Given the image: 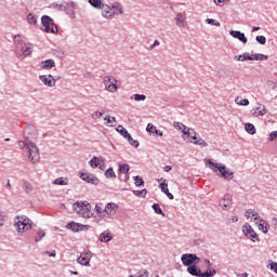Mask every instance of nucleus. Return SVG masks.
<instances>
[{"instance_id":"47","label":"nucleus","mask_w":277,"mask_h":277,"mask_svg":"<svg viewBox=\"0 0 277 277\" xmlns=\"http://www.w3.org/2000/svg\"><path fill=\"white\" fill-rule=\"evenodd\" d=\"M192 130V128H187V126H184V128L182 129V140L187 141V136L189 135V131Z\"/></svg>"},{"instance_id":"10","label":"nucleus","mask_w":277,"mask_h":277,"mask_svg":"<svg viewBox=\"0 0 277 277\" xmlns=\"http://www.w3.org/2000/svg\"><path fill=\"white\" fill-rule=\"evenodd\" d=\"M219 206L223 209V211H228V209H230L233 206V196H223V198L219 201Z\"/></svg>"},{"instance_id":"48","label":"nucleus","mask_w":277,"mask_h":277,"mask_svg":"<svg viewBox=\"0 0 277 277\" xmlns=\"http://www.w3.org/2000/svg\"><path fill=\"white\" fill-rule=\"evenodd\" d=\"M148 271L147 269H141L136 273L135 276L131 275L130 277H148Z\"/></svg>"},{"instance_id":"3","label":"nucleus","mask_w":277,"mask_h":277,"mask_svg":"<svg viewBox=\"0 0 277 277\" xmlns=\"http://www.w3.org/2000/svg\"><path fill=\"white\" fill-rule=\"evenodd\" d=\"M18 147L26 148L27 157L30 163H36V161H38L39 154L36 144H34L32 142L27 143L25 141H19Z\"/></svg>"},{"instance_id":"24","label":"nucleus","mask_w":277,"mask_h":277,"mask_svg":"<svg viewBox=\"0 0 277 277\" xmlns=\"http://www.w3.org/2000/svg\"><path fill=\"white\" fill-rule=\"evenodd\" d=\"M234 60H236L237 62H251L252 55H250V53L248 52H245L243 54L235 56Z\"/></svg>"},{"instance_id":"26","label":"nucleus","mask_w":277,"mask_h":277,"mask_svg":"<svg viewBox=\"0 0 277 277\" xmlns=\"http://www.w3.org/2000/svg\"><path fill=\"white\" fill-rule=\"evenodd\" d=\"M51 8L53 10H58L60 12H64L70 8V4H68V3H63V4L52 3Z\"/></svg>"},{"instance_id":"7","label":"nucleus","mask_w":277,"mask_h":277,"mask_svg":"<svg viewBox=\"0 0 277 277\" xmlns=\"http://www.w3.org/2000/svg\"><path fill=\"white\" fill-rule=\"evenodd\" d=\"M181 261L185 267H192V265L200 263V258L194 253H184L181 256Z\"/></svg>"},{"instance_id":"14","label":"nucleus","mask_w":277,"mask_h":277,"mask_svg":"<svg viewBox=\"0 0 277 277\" xmlns=\"http://www.w3.org/2000/svg\"><path fill=\"white\" fill-rule=\"evenodd\" d=\"M80 179L85 181V183H91L92 185H98V179L94 174L81 173Z\"/></svg>"},{"instance_id":"1","label":"nucleus","mask_w":277,"mask_h":277,"mask_svg":"<svg viewBox=\"0 0 277 277\" xmlns=\"http://www.w3.org/2000/svg\"><path fill=\"white\" fill-rule=\"evenodd\" d=\"M31 226L34 223L31 220L25 215H17L14 217L13 227L15 228L18 235H23V233H27V230H31Z\"/></svg>"},{"instance_id":"15","label":"nucleus","mask_w":277,"mask_h":277,"mask_svg":"<svg viewBox=\"0 0 277 277\" xmlns=\"http://www.w3.org/2000/svg\"><path fill=\"white\" fill-rule=\"evenodd\" d=\"M39 79L43 83V85H47V88H54V81L52 80V75H41L39 76Z\"/></svg>"},{"instance_id":"22","label":"nucleus","mask_w":277,"mask_h":277,"mask_svg":"<svg viewBox=\"0 0 277 277\" xmlns=\"http://www.w3.org/2000/svg\"><path fill=\"white\" fill-rule=\"evenodd\" d=\"M259 230H262L264 235H267L269 233V223L267 221L261 219L259 224Z\"/></svg>"},{"instance_id":"51","label":"nucleus","mask_w":277,"mask_h":277,"mask_svg":"<svg viewBox=\"0 0 277 277\" xmlns=\"http://www.w3.org/2000/svg\"><path fill=\"white\" fill-rule=\"evenodd\" d=\"M255 40L259 44H265L267 42V38H265V36H256Z\"/></svg>"},{"instance_id":"52","label":"nucleus","mask_w":277,"mask_h":277,"mask_svg":"<svg viewBox=\"0 0 277 277\" xmlns=\"http://www.w3.org/2000/svg\"><path fill=\"white\" fill-rule=\"evenodd\" d=\"M160 189L162 194H168L170 190L168 189V183H160Z\"/></svg>"},{"instance_id":"30","label":"nucleus","mask_w":277,"mask_h":277,"mask_svg":"<svg viewBox=\"0 0 277 277\" xmlns=\"http://www.w3.org/2000/svg\"><path fill=\"white\" fill-rule=\"evenodd\" d=\"M245 131H247V133H249V135H254L256 133V128L252 123H246Z\"/></svg>"},{"instance_id":"63","label":"nucleus","mask_w":277,"mask_h":277,"mask_svg":"<svg viewBox=\"0 0 277 277\" xmlns=\"http://www.w3.org/2000/svg\"><path fill=\"white\" fill-rule=\"evenodd\" d=\"M60 79H62V77H60V76H52V81H54V88H55V83H57V81H60Z\"/></svg>"},{"instance_id":"5","label":"nucleus","mask_w":277,"mask_h":277,"mask_svg":"<svg viewBox=\"0 0 277 277\" xmlns=\"http://www.w3.org/2000/svg\"><path fill=\"white\" fill-rule=\"evenodd\" d=\"M41 25L44 27L43 31L45 34H57V25H55V22L51 16L43 15L41 17Z\"/></svg>"},{"instance_id":"55","label":"nucleus","mask_w":277,"mask_h":277,"mask_svg":"<svg viewBox=\"0 0 277 277\" xmlns=\"http://www.w3.org/2000/svg\"><path fill=\"white\" fill-rule=\"evenodd\" d=\"M103 114H104L103 111H98V110L94 111L92 114L93 120H98V118H101L103 116Z\"/></svg>"},{"instance_id":"27","label":"nucleus","mask_w":277,"mask_h":277,"mask_svg":"<svg viewBox=\"0 0 277 277\" xmlns=\"http://www.w3.org/2000/svg\"><path fill=\"white\" fill-rule=\"evenodd\" d=\"M269 60V56L264 54H252L251 55V62H263Z\"/></svg>"},{"instance_id":"53","label":"nucleus","mask_w":277,"mask_h":277,"mask_svg":"<svg viewBox=\"0 0 277 277\" xmlns=\"http://www.w3.org/2000/svg\"><path fill=\"white\" fill-rule=\"evenodd\" d=\"M134 196H138V197H145L146 196V189H142V190H133Z\"/></svg>"},{"instance_id":"35","label":"nucleus","mask_w":277,"mask_h":277,"mask_svg":"<svg viewBox=\"0 0 277 277\" xmlns=\"http://www.w3.org/2000/svg\"><path fill=\"white\" fill-rule=\"evenodd\" d=\"M27 21H28L29 25H37L38 24V17L34 13H29L27 15Z\"/></svg>"},{"instance_id":"20","label":"nucleus","mask_w":277,"mask_h":277,"mask_svg":"<svg viewBox=\"0 0 277 277\" xmlns=\"http://www.w3.org/2000/svg\"><path fill=\"white\" fill-rule=\"evenodd\" d=\"M94 211H95L96 215H98V217H105V215H106L105 206H103V203H96Z\"/></svg>"},{"instance_id":"19","label":"nucleus","mask_w":277,"mask_h":277,"mask_svg":"<svg viewBox=\"0 0 277 277\" xmlns=\"http://www.w3.org/2000/svg\"><path fill=\"white\" fill-rule=\"evenodd\" d=\"M252 116H255V118H259V116H265L267 114V108H265L264 105L259 106L255 109L251 110Z\"/></svg>"},{"instance_id":"17","label":"nucleus","mask_w":277,"mask_h":277,"mask_svg":"<svg viewBox=\"0 0 277 277\" xmlns=\"http://www.w3.org/2000/svg\"><path fill=\"white\" fill-rule=\"evenodd\" d=\"M111 239H114V236L110 234L109 230L103 232L98 237V241H101V243H109Z\"/></svg>"},{"instance_id":"40","label":"nucleus","mask_w":277,"mask_h":277,"mask_svg":"<svg viewBox=\"0 0 277 277\" xmlns=\"http://www.w3.org/2000/svg\"><path fill=\"white\" fill-rule=\"evenodd\" d=\"M129 170H131V167L129 164H119V172H121L122 174H127Z\"/></svg>"},{"instance_id":"18","label":"nucleus","mask_w":277,"mask_h":277,"mask_svg":"<svg viewBox=\"0 0 277 277\" xmlns=\"http://www.w3.org/2000/svg\"><path fill=\"white\" fill-rule=\"evenodd\" d=\"M187 272L188 274H190V276H196V277L202 276V271L199 267H197L196 264L188 266Z\"/></svg>"},{"instance_id":"8","label":"nucleus","mask_w":277,"mask_h":277,"mask_svg":"<svg viewBox=\"0 0 277 277\" xmlns=\"http://www.w3.org/2000/svg\"><path fill=\"white\" fill-rule=\"evenodd\" d=\"M242 233L247 239H250V241H259V234L252 228V225L249 223H246L242 226Z\"/></svg>"},{"instance_id":"44","label":"nucleus","mask_w":277,"mask_h":277,"mask_svg":"<svg viewBox=\"0 0 277 277\" xmlns=\"http://www.w3.org/2000/svg\"><path fill=\"white\" fill-rule=\"evenodd\" d=\"M23 189L26 192V194H29L30 192H34V186H31V183L29 182H24Z\"/></svg>"},{"instance_id":"2","label":"nucleus","mask_w":277,"mask_h":277,"mask_svg":"<svg viewBox=\"0 0 277 277\" xmlns=\"http://www.w3.org/2000/svg\"><path fill=\"white\" fill-rule=\"evenodd\" d=\"M208 164L211 166L210 168L213 170V172H220L222 179H225L228 181H233V179H235V172L226 168V164L215 163L211 160H208Z\"/></svg>"},{"instance_id":"61","label":"nucleus","mask_w":277,"mask_h":277,"mask_svg":"<svg viewBox=\"0 0 277 277\" xmlns=\"http://www.w3.org/2000/svg\"><path fill=\"white\" fill-rule=\"evenodd\" d=\"M277 138V131H274V132H272L271 134H269V142H274V140H276Z\"/></svg>"},{"instance_id":"32","label":"nucleus","mask_w":277,"mask_h":277,"mask_svg":"<svg viewBox=\"0 0 277 277\" xmlns=\"http://www.w3.org/2000/svg\"><path fill=\"white\" fill-rule=\"evenodd\" d=\"M52 185H68V177H57L52 182Z\"/></svg>"},{"instance_id":"59","label":"nucleus","mask_w":277,"mask_h":277,"mask_svg":"<svg viewBox=\"0 0 277 277\" xmlns=\"http://www.w3.org/2000/svg\"><path fill=\"white\" fill-rule=\"evenodd\" d=\"M159 44H161V42H159V40H155L154 43L149 45L148 51H153L156 47H159Z\"/></svg>"},{"instance_id":"29","label":"nucleus","mask_w":277,"mask_h":277,"mask_svg":"<svg viewBox=\"0 0 277 277\" xmlns=\"http://www.w3.org/2000/svg\"><path fill=\"white\" fill-rule=\"evenodd\" d=\"M247 220H250V215L251 217H254V221L259 220V212H256L255 210L252 209H248L245 213Z\"/></svg>"},{"instance_id":"41","label":"nucleus","mask_w":277,"mask_h":277,"mask_svg":"<svg viewBox=\"0 0 277 277\" xmlns=\"http://www.w3.org/2000/svg\"><path fill=\"white\" fill-rule=\"evenodd\" d=\"M126 140H128L129 144L132 145L134 148H137V146H140V142L133 140V136H131L130 134L126 137Z\"/></svg>"},{"instance_id":"50","label":"nucleus","mask_w":277,"mask_h":277,"mask_svg":"<svg viewBox=\"0 0 277 277\" xmlns=\"http://www.w3.org/2000/svg\"><path fill=\"white\" fill-rule=\"evenodd\" d=\"M206 23H207L208 25H213L214 27H220V26H221L220 22H217V21H215V19H213V18H207V19H206Z\"/></svg>"},{"instance_id":"9","label":"nucleus","mask_w":277,"mask_h":277,"mask_svg":"<svg viewBox=\"0 0 277 277\" xmlns=\"http://www.w3.org/2000/svg\"><path fill=\"white\" fill-rule=\"evenodd\" d=\"M90 261H92L91 251H83L77 259V263H79V265H83L84 267H90Z\"/></svg>"},{"instance_id":"37","label":"nucleus","mask_w":277,"mask_h":277,"mask_svg":"<svg viewBox=\"0 0 277 277\" xmlns=\"http://www.w3.org/2000/svg\"><path fill=\"white\" fill-rule=\"evenodd\" d=\"M151 208L155 211V213H157V215H162V217H166V213H163V210H161V207H159L158 203H154Z\"/></svg>"},{"instance_id":"28","label":"nucleus","mask_w":277,"mask_h":277,"mask_svg":"<svg viewBox=\"0 0 277 277\" xmlns=\"http://www.w3.org/2000/svg\"><path fill=\"white\" fill-rule=\"evenodd\" d=\"M31 47L32 45L30 43L22 47L21 51H22L24 57H29V55H31Z\"/></svg>"},{"instance_id":"39","label":"nucleus","mask_w":277,"mask_h":277,"mask_svg":"<svg viewBox=\"0 0 277 277\" xmlns=\"http://www.w3.org/2000/svg\"><path fill=\"white\" fill-rule=\"evenodd\" d=\"M116 131L118 133H120V135H122V137H124V138L129 135V131H127V129L124 127H122V126H118L116 128Z\"/></svg>"},{"instance_id":"56","label":"nucleus","mask_w":277,"mask_h":277,"mask_svg":"<svg viewBox=\"0 0 277 277\" xmlns=\"http://www.w3.org/2000/svg\"><path fill=\"white\" fill-rule=\"evenodd\" d=\"M174 129H176L177 131H183L185 124H183L182 122H174L173 123Z\"/></svg>"},{"instance_id":"34","label":"nucleus","mask_w":277,"mask_h":277,"mask_svg":"<svg viewBox=\"0 0 277 277\" xmlns=\"http://www.w3.org/2000/svg\"><path fill=\"white\" fill-rule=\"evenodd\" d=\"M235 103L237 105H242L243 107H248V105H250V101L248 98H241V97H236Z\"/></svg>"},{"instance_id":"57","label":"nucleus","mask_w":277,"mask_h":277,"mask_svg":"<svg viewBox=\"0 0 277 277\" xmlns=\"http://www.w3.org/2000/svg\"><path fill=\"white\" fill-rule=\"evenodd\" d=\"M157 129V127H155L154 124H150V123H148L147 124V128H146V131L148 132V133H155V130Z\"/></svg>"},{"instance_id":"58","label":"nucleus","mask_w":277,"mask_h":277,"mask_svg":"<svg viewBox=\"0 0 277 277\" xmlns=\"http://www.w3.org/2000/svg\"><path fill=\"white\" fill-rule=\"evenodd\" d=\"M194 135H198V133L196 132V130L190 128V130L188 132V136H186V142H189V137H192Z\"/></svg>"},{"instance_id":"38","label":"nucleus","mask_w":277,"mask_h":277,"mask_svg":"<svg viewBox=\"0 0 277 277\" xmlns=\"http://www.w3.org/2000/svg\"><path fill=\"white\" fill-rule=\"evenodd\" d=\"M89 3L97 10H101V8L104 5L102 0H89Z\"/></svg>"},{"instance_id":"13","label":"nucleus","mask_w":277,"mask_h":277,"mask_svg":"<svg viewBox=\"0 0 277 277\" xmlns=\"http://www.w3.org/2000/svg\"><path fill=\"white\" fill-rule=\"evenodd\" d=\"M100 10H102V16L104 18H113L114 15H116L114 9H111V6H109L108 4L104 3V5Z\"/></svg>"},{"instance_id":"12","label":"nucleus","mask_w":277,"mask_h":277,"mask_svg":"<svg viewBox=\"0 0 277 277\" xmlns=\"http://www.w3.org/2000/svg\"><path fill=\"white\" fill-rule=\"evenodd\" d=\"M229 36H232V38H236V40H239L242 42V44H248V38H246V34L239 30H230Z\"/></svg>"},{"instance_id":"42","label":"nucleus","mask_w":277,"mask_h":277,"mask_svg":"<svg viewBox=\"0 0 277 277\" xmlns=\"http://www.w3.org/2000/svg\"><path fill=\"white\" fill-rule=\"evenodd\" d=\"M106 179H116V172H114V168H109L105 171Z\"/></svg>"},{"instance_id":"21","label":"nucleus","mask_w":277,"mask_h":277,"mask_svg":"<svg viewBox=\"0 0 277 277\" xmlns=\"http://www.w3.org/2000/svg\"><path fill=\"white\" fill-rule=\"evenodd\" d=\"M41 68H43V70H51V68H55V61L51 58L47 61H42Z\"/></svg>"},{"instance_id":"4","label":"nucleus","mask_w":277,"mask_h":277,"mask_svg":"<svg viewBox=\"0 0 277 277\" xmlns=\"http://www.w3.org/2000/svg\"><path fill=\"white\" fill-rule=\"evenodd\" d=\"M74 211L85 219H90L94 215V213H92V206H90L88 201H77L74 203Z\"/></svg>"},{"instance_id":"46","label":"nucleus","mask_w":277,"mask_h":277,"mask_svg":"<svg viewBox=\"0 0 277 277\" xmlns=\"http://www.w3.org/2000/svg\"><path fill=\"white\" fill-rule=\"evenodd\" d=\"M45 235L44 230L40 229L35 237L36 243H38V241H42V238L45 237Z\"/></svg>"},{"instance_id":"60","label":"nucleus","mask_w":277,"mask_h":277,"mask_svg":"<svg viewBox=\"0 0 277 277\" xmlns=\"http://www.w3.org/2000/svg\"><path fill=\"white\" fill-rule=\"evenodd\" d=\"M269 265H271V269H272L275 274H277V263H276V262H271Z\"/></svg>"},{"instance_id":"11","label":"nucleus","mask_w":277,"mask_h":277,"mask_svg":"<svg viewBox=\"0 0 277 277\" xmlns=\"http://www.w3.org/2000/svg\"><path fill=\"white\" fill-rule=\"evenodd\" d=\"M66 228H68L69 230H72L74 233H79V230H83V228H85V230H88V228H90V226L79 224L76 222H70L66 225Z\"/></svg>"},{"instance_id":"25","label":"nucleus","mask_w":277,"mask_h":277,"mask_svg":"<svg viewBox=\"0 0 277 277\" xmlns=\"http://www.w3.org/2000/svg\"><path fill=\"white\" fill-rule=\"evenodd\" d=\"M188 142L195 144V146H201V148H207V146H209V144L200 136L196 141L188 140Z\"/></svg>"},{"instance_id":"31","label":"nucleus","mask_w":277,"mask_h":277,"mask_svg":"<svg viewBox=\"0 0 277 277\" xmlns=\"http://www.w3.org/2000/svg\"><path fill=\"white\" fill-rule=\"evenodd\" d=\"M130 100L135 101L136 103H140L142 101H146V95L136 93V94L131 95Z\"/></svg>"},{"instance_id":"23","label":"nucleus","mask_w":277,"mask_h":277,"mask_svg":"<svg viewBox=\"0 0 277 277\" xmlns=\"http://www.w3.org/2000/svg\"><path fill=\"white\" fill-rule=\"evenodd\" d=\"M34 133H36V128L34 126H27L24 129V137L26 140H29V137H31V135H34Z\"/></svg>"},{"instance_id":"43","label":"nucleus","mask_w":277,"mask_h":277,"mask_svg":"<svg viewBox=\"0 0 277 277\" xmlns=\"http://www.w3.org/2000/svg\"><path fill=\"white\" fill-rule=\"evenodd\" d=\"M111 10L116 12V14H122V4L115 3L111 6Z\"/></svg>"},{"instance_id":"54","label":"nucleus","mask_w":277,"mask_h":277,"mask_svg":"<svg viewBox=\"0 0 277 277\" xmlns=\"http://www.w3.org/2000/svg\"><path fill=\"white\" fill-rule=\"evenodd\" d=\"M104 120L108 123V124H114V122H116V117H111L109 115H107Z\"/></svg>"},{"instance_id":"45","label":"nucleus","mask_w":277,"mask_h":277,"mask_svg":"<svg viewBox=\"0 0 277 277\" xmlns=\"http://www.w3.org/2000/svg\"><path fill=\"white\" fill-rule=\"evenodd\" d=\"M175 21H176L179 27H183V25L185 23V17L183 16V14L179 13L175 17Z\"/></svg>"},{"instance_id":"62","label":"nucleus","mask_w":277,"mask_h":277,"mask_svg":"<svg viewBox=\"0 0 277 277\" xmlns=\"http://www.w3.org/2000/svg\"><path fill=\"white\" fill-rule=\"evenodd\" d=\"M42 254L43 255L47 254L48 256H53V258L57 256V253L55 251H52V252L51 251H44Z\"/></svg>"},{"instance_id":"6","label":"nucleus","mask_w":277,"mask_h":277,"mask_svg":"<svg viewBox=\"0 0 277 277\" xmlns=\"http://www.w3.org/2000/svg\"><path fill=\"white\" fill-rule=\"evenodd\" d=\"M103 83L106 92H110V94H115V92H118V80L114 76H105L103 78Z\"/></svg>"},{"instance_id":"36","label":"nucleus","mask_w":277,"mask_h":277,"mask_svg":"<svg viewBox=\"0 0 277 277\" xmlns=\"http://www.w3.org/2000/svg\"><path fill=\"white\" fill-rule=\"evenodd\" d=\"M215 274H217V271H215V268L208 267L207 272L201 273V277H213L215 276Z\"/></svg>"},{"instance_id":"33","label":"nucleus","mask_w":277,"mask_h":277,"mask_svg":"<svg viewBox=\"0 0 277 277\" xmlns=\"http://www.w3.org/2000/svg\"><path fill=\"white\" fill-rule=\"evenodd\" d=\"M89 166H91L93 169L98 168V166H101V159L96 156H94L90 161H89Z\"/></svg>"},{"instance_id":"16","label":"nucleus","mask_w":277,"mask_h":277,"mask_svg":"<svg viewBox=\"0 0 277 277\" xmlns=\"http://www.w3.org/2000/svg\"><path fill=\"white\" fill-rule=\"evenodd\" d=\"M105 211H106V215H116V213L118 211V205H116L114 202H108L105 206Z\"/></svg>"},{"instance_id":"49","label":"nucleus","mask_w":277,"mask_h":277,"mask_svg":"<svg viewBox=\"0 0 277 277\" xmlns=\"http://www.w3.org/2000/svg\"><path fill=\"white\" fill-rule=\"evenodd\" d=\"M134 181H135L134 184L136 185V187H143L144 180L142 179V176L140 175L134 176Z\"/></svg>"},{"instance_id":"64","label":"nucleus","mask_w":277,"mask_h":277,"mask_svg":"<svg viewBox=\"0 0 277 277\" xmlns=\"http://www.w3.org/2000/svg\"><path fill=\"white\" fill-rule=\"evenodd\" d=\"M272 224H273L274 228H277V217L272 219Z\"/></svg>"}]
</instances>
